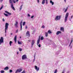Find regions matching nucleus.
<instances>
[{
  "label": "nucleus",
  "mask_w": 73,
  "mask_h": 73,
  "mask_svg": "<svg viewBox=\"0 0 73 73\" xmlns=\"http://www.w3.org/2000/svg\"><path fill=\"white\" fill-rule=\"evenodd\" d=\"M8 26H9V24H8V23H6L5 27V33H7V30H8Z\"/></svg>",
  "instance_id": "f257e3e1"
},
{
  "label": "nucleus",
  "mask_w": 73,
  "mask_h": 73,
  "mask_svg": "<svg viewBox=\"0 0 73 73\" xmlns=\"http://www.w3.org/2000/svg\"><path fill=\"white\" fill-rule=\"evenodd\" d=\"M9 3L11 4V8H12L14 11H15V9L13 7V4L12 3V0H9Z\"/></svg>",
  "instance_id": "f03ea898"
},
{
  "label": "nucleus",
  "mask_w": 73,
  "mask_h": 73,
  "mask_svg": "<svg viewBox=\"0 0 73 73\" xmlns=\"http://www.w3.org/2000/svg\"><path fill=\"white\" fill-rule=\"evenodd\" d=\"M9 3L11 4V8H12L14 11H15V9L13 7V4L12 3V0H9Z\"/></svg>",
  "instance_id": "7ed1b4c3"
},
{
  "label": "nucleus",
  "mask_w": 73,
  "mask_h": 73,
  "mask_svg": "<svg viewBox=\"0 0 73 73\" xmlns=\"http://www.w3.org/2000/svg\"><path fill=\"white\" fill-rule=\"evenodd\" d=\"M61 19V16L57 15L56 16L55 19V21H58V20H60Z\"/></svg>",
  "instance_id": "20e7f679"
},
{
  "label": "nucleus",
  "mask_w": 73,
  "mask_h": 73,
  "mask_svg": "<svg viewBox=\"0 0 73 73\" xmlns=\"http://www.w3.org/2000/svg\"><path fill=\"white\" fill-rule=\"evenodd\" d=\"M68 16H69V13H66V15L64 19V22H65V23L67 21Z\"/></svg>",
  "instance_id": "39448f33"
},
{
  "label": "nucleus",
  "mask_w": 73,
  "mask_h": 73,
  "mask_svg": "<svg viewBox=\"0 0 73 73\" xmlns=\"http://www.w3.org/2000/svg\"><path fill=\"white\" fill-rule=\"evenodd\" d=\"M2 43H4V38L3 37H1V39L0 38V45H1Z\"/></svg>",
  "instance_id": "423d86ee"
},
{
  "label": "nucleus",
  "mask_w": 73,
  "mask_h": 73,
  "mask_svg": "<svg viewBox=\"0 0 73 73\" xmlns=\"http://www.w3.org/2000/svg\"><path fill=\"white\" fill-rule=\"evenodd\" d=\"M22 60H26L27 58V56L26 54L23 55L22 56Z\"/></svg>",
  "instance_id": "0eeeda50"
},
{
  "label": "nucleus",
  "mask_w": 73,
  "mask_h": 73,
  "mask_svg": "<svg viewBox=\"0 0 73 73\" xmlns=\"http://www.w3.org/2000/svg\"><path fill=\"white\" fill-rule=\"evenodd\" d=\"M22 70L21 68L18 69L16 71L15 73H18V72L20 73V72L22 71Z\"/></svg>",
  "instance_id": "6e6552de"
},
{
  "label": "nucleus",
  "mask_w": 73,
  "mask_h": 73,
  "mask_svg": "<svg viewBox=\"0 0 73 73\" xmlns=\"http://www.w3.org/2000/svg\"><path fill=\"white\" fill-rule=\"evenodd\" d=\"M16 28H18V22L15 21V23L14 24Z\"/></svg>",
  "instance_id": "1a4fd4ad"
},
{
  "label": "nucleus",
  "mask_w": 73,
  "mask_h": 73,
  "mask_svg": "<svg viewBox=\"0 0 73 73\" xmlns=\"http://www.w3.org/2000/svg\"><path fill=\"white\" fill-rule=\"evenodd\" d=\"M26 36H28V37H30V34H29V31H27Z\"/></svg>",
  "instance_id": "9d476101"
},
{
  "label": "nucleus",
  "mask_w": 73,
  "mask_h": 73,
  "mask_svg": "<svg viewBox=\"0 0 73 73\" xmlns=\"http://www.w3.org/2000/svg\"><path fill=\"white\" fill-rule=\"evenodd\" d=\"M35 68L37 72H38V71L39 70V69H40V68H39V67H37V66H35Z\"/></svg>",
  "instance_id": "9b49d317"
},
{
  "label": "nucleus",
  "mask_w": 73,
  "mask_h": 73,
  "mask_svg": "<svg viewBox=\"0 0 73 73\" xmlns=\"http://www.w3.org/2000/svg\"><path fill=\"white\" fill-rule=\"evenodd\" d=\"M59 34H61V31H58L56 32V35H58Z\"/></svg>",
  "instance_id": "f8f14e48"
},
{
  "label": "nucleus",
  "mask_w": 73,
  "mask_h": 73,
  "mask_svg": "<svg viewBox=\"0 0 73 73\" xmlns=\"http://www.w3.org/2000/svg\"><path fill=\"white\" fill-rule=\"evenodd\" d=\"M22 23H23V21H21V23H20V26H21V29H20L21 31L22 30Z\"/></svg>",
  "instance_id": "ddd939ff"
},
{
  "label": "nucleus",
  "mask_w": 73,
  "mask_h": 73,
  "mask_svg": "<svg viewBox=\"0 0 73 73\" xmlns=\"http://www.w3.org/2000/svg\"><path fill=\"white\" fill-rule=\"evenodd\" d=\"M17 35H15L14 37L15 42H16V41H17Z\"/></svg>",
  "instance_id": "4468645a"
},
{
  "label": "nucleus",
  "mask_w": 73,
  "mask_h": 73,
  "mask_svg": "<svg viewBox=\"0 0 73 73\" xmlns=\"http://www.w3.org/2000/svg\"><path fill=\"white\" fill-rule=\"evenodd\" d=\"M60 31H62L63 32H64V29L63 27H61L60 28Z\"/></svg>",
  "instance_id": "2eb2a0df"
},
{
  "label": "nucleus",
  "mask_w": 73,
  "mask_h": 73,
  "mask_svg": "<svg viewBox=\"0 0 73 73\" xmlns=\"http://www.w3.org/2000/svg\"><path fill=\"white\" fill-rule=\"evenodd\" d=\"M35 40H32V42H31V45H34V44H35Z\"/></svg>",
  "instance_id": "dca6fc26"
},
{
  "label": "nucleus",
  "mask_w": 73,
  "mask_h": 73,
  "mask_svg": "<svg viewBox=\"0 0 73 73\" xmlns=\"http://www.w3.org/2000/svg\"><path fill=\"white\" fill-rule=\"evenodd\" d=\"M5 13H7L8 15H11V13H10L9 12H8V11H5Z\"/></svg>",
  "instance_id": "f3484780"
},
{
  "label": "nucleus",
  "mask_w": 73,
  "mask_h": 73,
  "mask_svg": "<svg viewBox=\"0 0 73 73\" xmlns=\"http://www.w3.org/2000/svg\"><path fill=\"white\" fill-rule=\"evenodd\" d=\"M8 69H9V67L8 66L6 67L4 69V70H8Z\"/></svg>",
  "instance_id": "a211bd4d"
},
{
  "label": "nucleus",
  "mask_w": 73,
  "mask_h": 73,
  "mask_svg": "<svg viewBox=\"0 0 73 73\" xmlns=\"http://www.w3.org/2000/svg\"><path fill=\"white\" fill-rule=\"evenodd\" d=\"M45 35L46 37H48V33L46 32H45Z\"/></svg>",
  "instance_id": "6ab92c4d"
},
{
  "label": "nucleus",
  "mask_w": 73,
  "mask_h": 73,
  "mask_svg": "<svg viewBox=\"0 0 73 73\" xmlns=\"http://www.w3.org/2000/svg\"><path fill=\"white\" fill-rule=\"evenodd\" d=\"M45 0H43L42 3V4H43V5H44V3H45Z\"/></svg>",
  "instance_id": "aec40b11"
},
{
  "label": "nucleus",
  "mask_w": 73,
  "mask_h": 73,
  "mask_svg": "<svg viewBox=\"0 0 73 73\" xmlns=\"http://www.w3.org/2000/svg\"><path fill=\"white\" fill-rule=\"evenodd\" d=\"M50 3L52 4V5L54 4V2H52V1H50Z\"/></svg>",
  "instance_id": "412c9836"
},
{
  "label": "nucleus",
  "mask_w": 73,
  "mask_h": 73,
  "mask_svg": "<svg viewBox=\"0 0 73 73\" xmlns=\"http://www.w3.org/2000/svg\"><path fill=\"white\" fill-rule=\"evenodd\" d=\"M48 33H49V34H50V33H52V32H51V31L50 30H48Z\"/></svg>",
  "instance_id": "4be33fe9"
},
{
  "label": "nucleus",
  "mask_w": 73,
  "mask_h": 73,
  "mask_svg": "<svg viewBox=\"0 0 73 73\" xmlns=\"http://www.w3.org/2000/svg\"><path fill=\"white\" fill-rule=\"evenodd\" d=\"M18 44H19V45H21V44H22V43H21V42H20L19 41H18Z\"/></svg>",
  "instance_id": "5701e85b"
},
{
  "label": "nucleus",
  "mask_w": 73,
  "mask_h": 73,
  "mask_svg": "<svg viewBox=\"0 0 73 73\" xmlns=\"http://www.w3.org/2000/svg\"><path fill=\"white\" fill-rule=\"evenodd\" d=\"M68 7H66V9L65 11H64V13L66 12L67 11V10H68Z\"/></svg>",
  "instance_id": "b1692460"
},
{
  "label": "nucleus",
  "mask_w": 73,
  "mask_h": 73,
  "mask_svg": "<svg viewBox=\"0 0 73 73\" xmlns=\"http://www.w3.org/2000/svg\"><path fill=\"white\" fill-rule=\"evenodd\" d=\"M40 41L38 40H37V45H38V44H40Z\"/></svg>",
  "instance_id": "393cba45"
},
{
  "label": "nucleus",
  "mask_w": 73,
  "mask_h": 73,
  "mask_svg": "<svg viewBox=\"0 0 73 73\" xmlns=\"http://www.w3.org/2000/svg\"><path fill=\"white\" fill-rule=\"evenodd\" d=\"M5 71H4L3 70H2L1 71V73H4Z\"/></svg>",
  "instance_id": "a878e982"
},
{
  "label": "nucleus",
  "mask_w": 73,
  "mask_h": 73,
  "mask_svg": "<svg viewBox=\"0 0 73 73\" xmlns=\"http://www.w3.org/2000/svg\"><path fill=\"white\" fill-rule=\"evenodd\" d=\"M12 41H10V42H9V44H10V46H11V44H12Z\"/></svg>",
  "instance_id": "bb28decb"
},
{
  "label": "nucleus",
  "mask_w": 73,
  "mask_h": 73,
  "mask_svg": "<svg viewBox=\"0 0 73 73\" xmlns=\"http://www.w3.org/2000/svg\"><path fill=\"white\" fill-rule=\"evenodd\" d=\"M25 22H24L23 23V26H24V25H25Z\"/></svg>",
  "instance_id": "cd10ccee"
},
{
  "label": "nucleus",
  "mask_w": 73,
  "mask_h": 73,
  "mask_svg": "<svg viewBox=\"0 0 73 73\" xmlns=\"http://www.w3.org/2000/svg\"><path fill=\"white\" fill-rule=\"evenodd\" d=\"M43 39H44V37H43V36H42L40 38V40H42Z\"/></svg>",
  "instance_id": "c85d7f7f"
},
{
  "label": "nucleus",
  "mask_w": 73,
  "mask_h": 73,
  "mask_svg": "<svg viewBox=\"0 0 73 73\" xmlns=\"http://www.w3.org/2000/svg\"><path fill=\"white\" fill-rule=\"evenodd\" d=\"M22 7H23V5H21L20 7L21 8L20 9V11H21V9H22Z\"/></svg>",
  "instance_id": "c756f323"
},
{
  "label": "nucleus",
  "mask_w": 73,
  "mask_h": 73,
  "mask_svg": "<svg viewBox=\"0 0 73 73\" xmlns=\"http://www.w3.org/2000/svg\"><path fill=\"white\" fill-rule=\"evenodd\" d=\"M19 50L20 52H21V51H22V49H21V48H19Z\"/></svg>",
  "instance_id": "7c9ffc66"
},
{
  "label": "nucleus",
  "mask_w": 73,
  "mask_h": 73,
  "mask_svg": "<svg viewBox=\"0 0 73 73\" xmlns=\"http://www.w3.org/2000/svg\"><path fill=\"white\" fill-rule=\"evenodd\" d=\"M73 39H71V42L70 43V44H71L72 43V42H73Z\"/></svg>",
  "instance_id": "2f4dec72"
},
{
  "label": "nucleus",
  "mask_w": 73,
  "mask_h": 73,
  "mask_svg": "<svg viewBox=\"0 0 73 73\" xmlns=\"http://www.w3.org/2000/svg\"><path fill=\"white\" fill-rule=\"evenodd\" d=\"M57 69H56L54 72V73H57Z\"/></svg>",
  "instance_id": "473e14b6"
},
{
  "label": "nucleus",
  "mask_w": 73,
  "mask_h": 73,
  "mask_svg": "<svg viewBox=\"0 0 73 73\" xmlns=\"http://www.w3.org/2000/svg\"><path fill=\"white\" fill-rule=\"evenodd\" d=\"M37 45L39 48L41 47V44H39V45L38 44Z\"/></svg>",
  "instance_id": "72a5a7b5"
},
{
  "label": "nucleus",
  "mask_w": 73,
  "mask_h": 73,
  "mask_svg": "<svg viewBox=\"0 0 73 73\" xmlns=\"http://www.w3.org/2000/svg\"><path fill=\"white\" fill-rule=\"evenodd\" d=\"M13 72V71L12 70H9V72L10 73H12Z\"/></svg>",
  "instance_id": "f704fd0d"
},
{
  "label": "nucleus",
  "mask_w": 73,
  "mask_h": 73,
  "mask_svg": "<svg viewBox=\"0 0 73 73\" xmlns=\"http://www.w3.org/2000/svg\"><path fill=\"white\" fill-rule=\"evenodd\" d=\"M4 14L6 16H8V15L7 14L5 13H4Z\"/></svg>",
  "instance_id": "c9c22d12"
},
{
  "label": "nucleus",
  "mask_w": 73,
  "mask_h": 73,
  "mask_svg": "<svg viewBox=\"0 0 73 73\" xmlns=\"http://www.w3.org/2000/svg\"><path fill=\"white\" fill-rule=\"evenodd\" d=\"M40 36H39V38H38V41H40Z\"/></svg>",
  "instance_id": "e433bc0d"
},
{
  "label": "nucleus",
  "mask_w": 73,
  "mask_h": 73,
  "mask_svg": "<svg viewBox=\"0 0 73 73\" xmlns=\"http://www.w3.org/2000/svg\"><path fill=\"white\" fill-rule=\"evenodd\" d=\"M3 8V6H2L0 8V10H1V9H2V8Z\"/></svg>",
  "instance_id": "4c0bfd02"
},
{
  "label": "nucleus",
  "mask_w": 73,
  "mask_h": 73,
  "mask_svg": "<svg viewBox=\"0 0 73 73\" xmlns=\"http://www.w3.org/2000/svg\"><path fill=\"white\" fill-rule=\"evenodd\" d=\"M42 28H45V26L44 25L42 26Z\"/></svg>",
  "instance_id": "58836bf2"
},
{
  "label": "nucleus",
  "mask_w": 73,
  "mask_h": 73,
  "mask_svg": "<svg viewBox=\"0 0 73 73\" xmlns=\"http://www.w3.org/2000/svg\"><path fill=\"white\" fill-rule=\"evenodd\" d=\"M21 73H25V72L24 70Z\"/></svg>",
  "instance_id": "ea45409f"
},
{
  "label": "nucleus",
  "mask_w": 73,
  "mask_h": 73,
  "mask_svg": "<svg viewBox=\"0 0 73 73\" xmlns=\"http://www.w3.org/2000/svg\"><path fill=\"white\" fill-rule=\"evenodd\" d=\"M34 17V16L33 15L32 17H31V19H32V18H33Z\"/></svg>",
  "instance_id": "a19ab883"
},
{
  "label": "nucleus",
  "mask_w": 73,
  "mask_h": 73,
  "mask_svg": "<svg viewBox=\"0 0 73 73\" xmlns=\"http://www.w3.org/2000/svg\"><path fill=\"white\" fill-rule=\"evenodd\" d=\"M2 20L4 22L5 21V20H4V18Z\"/></svg>",
  "instance_id": "79ce46f5"
},
{
  "label": "nucleus",
  "mask_w": 73,
  "mask_h": 73,
  "mask_svg": "<svg viewBox=\"0 0 73 73\" xmlns=\"http://www.w3.org/2000/svg\"><path fill=\"white\" fill-rule=\"evenodd\" d=\"M18 32V29L17 30L16 33H17Z\"/></svg>",
  "instance_id": "37998d69"
},
{
  "label": "nucleus",
  "mask_w": 73,
  "mask_h": 73,
  "mask_svg": "<svg viewBox=\"0 0 73 73\" xmlns=\"http://www.w3.org/2000/svg\"><path fill=\"white\" fill-rule=\"evenodd\" d=\"M33 45L31 44V48H33Z\"/></svg>",
  "instance_id": "c03bdc74"
},
{
  "label": "nucleus",
  "mask_w": 73,
  "mask_h": 73,
  "mask_svg": "<svg viewBox=\"0 0 73 73\" xmlns=\"http://www.w3.org/2000/svg\"><path fill=\"white\" fill-rule=\"evenodd\" d=\"M3 1V0H0L1 3H2V2Z\"/></svg>",
  "instance_id": "a18cd8bd"
},
{
  "label": "nucleus",
  "mask_w": 73,
  "mask_h": 73,
  "mask_svg": "<svg viewBox=\"0 0 73 73\" xmlns=\"http://www.w3.org/2000/svg\"><path fill=\"white\" fill-rule=\"evenodd\" d=\"M14 3H16V1H13Z\"/></svg>",
  "instance_id": "49530a36"
},
{
  "label": "nucleus",
  "mask_w": 73,
  "mask_h": 73,
  "mask_svg": "<svg viewBox=\"0 0 73 73\" xmlns=\"http://www.w3.org/2000/svg\"><path fill=\"white\" fill-rule=\"evenodd\" d=\"M38 3H40V1L39 0H37Z\"/></svg>",
  "instance_id": "de8ad7c7"
},
{
  "label": "nucleus",
  "mask_w": 73,
  "mask_h": 73,
  "mask_svg": "<svg viewBox=\"0 0 73 73\" xmlns=\"http://www.w3.org/2000/svg\"><path fill=\"white\" fill-rule=\"evenodd\" d=\"M28 41L29 42H31V40L30 39H29V40H28Z\"/></svg>",
  "instance_id": "09e8293b"
},
{
  "label": "nucleus",
  "mask_w": 73,
  "mask_h": 73,
  "mask_svg": "<svg viewBox=\"0 0 73 73\" xmlns=\"http://www.w3.org/2000/svg\"><path fill=\"white\" fill-rule=\"evenodd\" d=\"M46 4H48V1H46Z\"/></svg>",
  "instance_id": "8fccbe9b"
},
{
  "label": "nucleus",
  "mask_w": 73,
  "mask_h": 73,
  "mask_svg": "<svg viewBox=\"0 0 73 73\" xmlns=\"http://www.w3.org/2000/svg\"><path fill=\"white\" fill-rule=\"evenodd\" d=\"M28 16L29 17H30V15H29V14H28Z\"/></svg>",
  "instance_id": "3c124183"
},
{
  "label": "nucleus",
  "mask_w": 73,
  "mask_h": 73,
  "mask_svg": "<svg viewBox=\"0 0 73 73\" xmlns=\"http://www.w3.org/2000/svg\"><path fill=\"white\" fill-rule=\"evenodd\" d=\"M27 28H28L27 26H26L25 27V29H27Z\"/></svg>",
  "instance_id": "603ef678"
},
{
  "label": "nucleus",
  "mask_w": 73,
  "mask_h": 73,
  "mask_svg": "<svg viewBox=\"0 0 73 73\" xmlns=\"http://www.w3.org/2000/svg\"><path fill=\"white\" fill-rule=\"evenodd\" d=\"M73 15H72V16L71 17V18L72 19V18H73Z\"/></svg>",
  "instance_id": "864d4df0"
},
{
  "label": "nucleus",
  "mask_w": 73,
  "mask_h": 73,
  "mask_svg": "<svg viewBox=\"0 0 73 73\" xmlns=\"http://www.w3.org/2000/svg\"><path fill=\"white\" fill-rule=\"evenodd\" d=\"M16 2H18V1H19V0H16Z\"/></svg>",
  "instance_id": "5fc2aeb1"
},
{
  "label": "nucleus",
  "mask_w": 73,
  "mask_h": 73,
  "mask_svg": "<svg viewBox=\"0 0 73 73\" xmlns=\"http://www.w3.org/2000/svg\"><path fill=\"white\" fill-rule=\"evenodd\" d=\"M71 45V44H70V43L69 45V46H70Z\"/></svg>",
  "instance_id": "6e6d98bb"
},
{
  "label": "nucleus",
  "mask_w": 73,
  "mask_h": 73,
  "mask_svg": "<svg viewBox=\"0 0 73 73\" xmlns=\"http://www.w3.org/2000/svg\"><path fill=\"white\" fill-rule=\"evenodd\" d=\"M17 54H19V52H17Z\"/></svg>",
  "instance_id": "4d7b16f0"
},
{
  "label": "nucleus",
  "mask_w": 73,
  "mask_h": 73,
  "mask_svg": "<svg viewBox=\"0 0 73 73\" xmlns=\"http://www.w3.org/2000/svg\"><path fill=\"white\" fill-rule=\"evenodd\" d=\"M11 35H12V33H11Z\"/></svg>",
  "instance_id": "13d9d810"
},
{
  "label": "nucleus",
  "mask_w": 73,
  "mask_h": 73,
  "mask_svg": "<svg viewBox=\"0 0 73 73\" xmlns=\"http://www.w3.org/2000/svg\"><path fill=\"white\" fill-rule=\"evenodd\" d=\"M65 3H66V0H64Z\"/></svg>",
  "instance_id": "bf43d9fd"
},
{
  "label": "nucleus",
  "mask_w": 73,
  "mask_h": 73,
  "mask_svg": "<svg viewBox=\"0 0 73 73\" xmlns=\"http://www.w3.org/2000/svg\"><path fill=\"white\" fill-rule=\"evenodd\" d=\"M36 55V54H35V56H34V58H35V56Z\"/></svg>",
  "instance_id": "052dcab7"
},
{
  "label": "nucleus",
  "mask_w": 73,
  "mask_h": 73,
  "mask_svg": "<svg viewBox=\"0 0 73 73\" xmlns=\"http://www.w3.org/2000/svg\"><path fill=\"white\" fill-rule=\"evenodd\" d=\"M62 73H64V72L63 71V72H62Z\"/></svg>",
  "instance_id": "680f3d73"
},
{
  "label": "nucleus",
  "mask_w": 73,
  "mask_h": 73,
  "mask_svg": "<svg viewBox=\"0 0 73 73\" xmlns=\"http://www.w3.org/2000/svg\"><path fill=\"white\" fill-rule=\"evenodd\" d=\"M20 38H21V37H20Z\"/></svg>",
  "instance_id": "e2e57ef3"
},
{
  "label": "nucleus",
  "mask_w": 73,
  "mask_h": 73,
  "mask_svg": "<svg viewBox=\"0 0 73 73\" xmlns=\"http://www.w3.org/2000/svg\"><path fill=\"white\" fill-rule=\"evenodd\" d=\"M64 9H65V8H64L63 9V11H64Z\"/></svg>",
  "instance_id": "0e129e2a"
},
{
  "label": "nucleus",
  "mask_w": 73,
  "mask_h": 73,
  "mask_svg": "<svg viewBox=\"0 0 73 73\" xmlns=\"http://www.w3.org/2000/svg\"><path fill=\"white\" fill-rule=\"evenodd\" d=\"M70 21H71V20H70Z\"/></svg>",
  "instance_id": "69168bd1"
},
{
  "label": "nucleus",
  "mask_w": 73,
  "mask_h": 73,
  "mask_svg": "<svg viewBox=\"0 0 73 73\" xmlns=\"http://www.w3.org/2000/svg\"><path fill=\"white\" fill-rule=\"evenodd\" d=\"M46 1H48V0H46Z\"/></svg>",
  "instance_id": "338daca9"
}]
</instances>
